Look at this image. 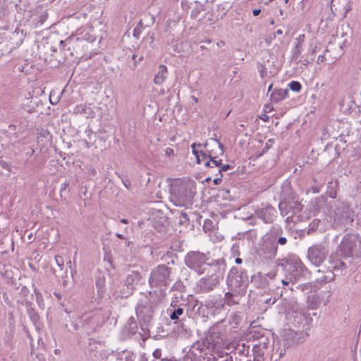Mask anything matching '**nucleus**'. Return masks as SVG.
<instances>
[{
	"instance_id": "0eeeda50",
	"label": "nucleus",
	"mask_w": 361,
	"mask_h": 361,
	"mask_svg": "<svg viewBox=\"0 0 361 361\" xmlns=\"http://www.w3.org/2000/svg\"><path fill=\"white\" fill-rule=\"evenodd\" d=\"M329 254V247L325 244H316L309 247L307 257L314 266H320Z\"/></svg>"
},
{
	"instance_id": "1a4fd4ad",
	"label": "nucleus",
	"mask_w": 361,
	"mask_h": 361,
	"mask_svg": "<svg viewBox=\"0 0 361 361\" xmlns=\"http://www.w3.org/2000/svg\"><path fill=\"white\" fill-rule=\"evenodd\" d=\"M111 312L109 309H98L85 316L84 321L92 327H101L109 319Z\"/></svg>"
},
{
	"instance_id": "c756f323",
	"label": "nucleus",
	"mask_w": 361,
	"mask_h": 361,
	"mask_svg": "<svg viewBox=\"0 0 361 361\" xmlns=\"http://www.w3.org/2000/svg\"><path fill=\"white\" fill-rule=\"evenodd\" d=\"M261 11H262L259 8H255L252 11V14H253L254 16H257L258 15L260 14Z\"/></svg>"
},
{
	"instance_id": "f704fd0d",
	"label": "nucleus",
	"mask_w": 361,
	"mask_h": 361,
	"mask_svg": "<svg viewBox=\"0 0 361 361\" xmlns=\"http://www.w3.org/2000/svg\"><path fill=\"white\" fill-rule=\"evenodd\" d=\"M261 118L264 121H268L269 118L267 115L265 114Z\"/></svg>"
},
{
	"instance_id": "473e14b6",
	"label": "nucleus",
	"mask_w": 361,
	"mask_h": 361,
	"mask_svg": "<svg viewBox=\"0 0 361 361\" xmlns=\"http://www.w3.org/2000/svg\"><path fill=\"white\" fill-rule=\"evenodd\" d=\"M229 169H230V166L228 164H226L221 167L220 171H226Z\"/></svg>"
},
{
	"instance_id": "b1692460",
	"label": "nucleus",
	"mask_w": 361,
	"mask_h": 361,
	"mask_svg": "<svg viewBox=\"0 0 361 361\" xmlns=\"http://www.w3.org/2000/svg\"><path fill=\"white\" fill-rule=\"evenodd\" d=\"M305 35H300L298 38V43L296 44L297 49H300L302 47V43L304 42ZM300 51V50H298Z\"/></svg>"
},
{
	"instance_id": "c85d7f7f",
	"label": "nucleus",
	"mask_w": 361,
	"mask_h": 361,
	"mask_svg": "<svg viewBox=\"0 0 361 361\" xmlns=\"http://www.w3.org/2000/svg\"><path fill=\"white\" fill-rule=\"evenodd\" d=\"M287 242V240L285 237H280L279 239H278V241H277V243L280 244V245H285Z\"/></svg>"
},
{
	"instance_id": "dca6fc26",
	"label": "nucleus",
	"mask_w": 361,
	"mask_h": 361,
	"mask_svg": "<svg viewBox=\"0 0 361 361\" xmlns=\"http://www.w3.org/2000/svg\"><path fill=\"white\" fill-rule=\"evenodd\" d=\"M159 71L154 78L155 84L161 85L167 78L168 69L164 65L159 66Z\"/></svg>"
},
{
	"instance_id": "09e8293b",
	"label": "nucleus",
	"mask_w": 361,
	"mask_h": 361,
	"mask_svg": "<svg viewBox=\"0 0 361 361\" xmlns=\"http://www.w3.org/2000/svg\"><path fill=\"white\" fill-rule=\"evenodd\" d=\"M284 1H285L286 4H287L288 0H285Z\"/></svg>"
},
{
	"instance_id": "2f4dec72",
	"label": "nucleus",
	"mask_w": 361,
	"mask_h": 361,
	"mask_svg": "<svg viewBox=\"0 0 361 361\" xmlns=\"http://www.w3.org/2000/svg\"><path fill=\"white\" fill-rule=\"evenodd\" d=\"M116 235L119 238H122V239H126L127 238L126 234H125V233H116Z\"/></svg>"
},
{
	"instance_id": "de8ad7c7",
	"label": "nucleus",
	"mask_w": 361,
	"mask_h": 361,
	"mask_svg": "<svg viewBox=\"0 0 361 361\" xmlns=\"http://www.w3.org/2000/svg\"><path fill=\"white\" fill-rule=\"evenodd\" d=\"M280 13H281V15L283 14V10L282 9L280 10Z\"/></svg>"
},
{
	"instance_id": "c9c22d12",
	"label": "nucleus",
	"mask_w": 361,
	"mask_h": 361,
	"mask_svg": "<svg viewBox=\"0 0 361 361\" xmlns=\"http://www.w3.org/2000/svg\"><path fill=\"white\" fill-rule=\"evenodd\" d=\"M281 283H282V284H283V285H284V286H287V285H288V284H289V281H287V280H285V279H283V280L281 281Z\"/></svg>"
},
{
	"instance_id": "bb28decb",
	"label": "nucleus",
	"mask_w": 361,
	"mask_h": 361,
	"mask_svg": "<svg viewBox=\"0 0 361 361\" xmlns=\"http://www.w3.org/2000/svg\"><path fill=\"white\" fill-rule=\"evenodd\" d=\"M326 61L325 54H321L317 57V63L320 64Z\"/></svg>"
},
{
	"instance_id": "a878e982",
	"label": "nucleus",
	"mask_w": 361,
	"mask_h": 361,
	"mask_svg": "<svg viewBox=\"0 0 361 361\" xmlns=\"http://www.w3.org/2000/svg\"><path fill=\"white\" fill-rule=\"evenodd\" d=\"M174 151L171 147H167L165 149V155L167 157L173 156Z\"/></svg>"
},
{
	"instance_id": "79ce46f5",
	"label": "nucleus",
	"mask_w": 361,
	"mask_h": 361,
	"mask_svg": "<svg viewBox=\"0 0 361 361\" xmlns=\"http://www.w3.org/2000/svg\"><path fill=\"white\" fill-rule=\"evenodd\" d=\"M219 179H214V184H216V185L219 184Z\"/></svg>"
},
{
	"instance_id": "c03bdc74",
	"label": "nucleus",
	"mask_w": 361,
	"mask_h": 361,
	"mask_svg": "<svg viewBox=\"0 0 361 361\" xmlns=\"http://www.w3.org/2000/svg\"><path fill=\"white\" fill-rule=\"evenodd\" d=\"M121 222H122L123 224H128V222H127V221H126V220H125V219L121 220Z\"/></svg>"
},
{
	"instance_id": "412c9836",
	"label": "nucleus",
	"mask_w": 361,
	"mask_h": 361,
	"mask_svg": "<svg viewBox=\"0 0 361 361\" xmlns=\"http://www.w3.org/2000/svg\"><path fill=\"white\" fill-rule=\"evenodd\" d=\"M233 294L230 293H226L225 295V300H226V302L228 305H234V304H238V301H235L233 299Z\"/></svg>"
},
{
	"instance_id": "4be33fe9",
	"label": "nucleus",
	"mask_w": 361,
	"mask_h": 361,
	"mask_svg": "<svg viewBox=\"0 0 361 361\" xmlns=\"http://www.w3.org/2000/svg\"><path fill=\"white\" fill-rule=\"evenodd\" d=\"M183 310L182 308H178L171 314L170 318L172 320L177 319L180 315L183 314Z\"/></svg>"
},
{
	"instance_id": "cd10ccee",
	"label": "nucleus",
	"mask_w": 361,
	"mask_h": 361,
	"mask_svg": "<svg viewBox=\"0 0 361 361\" xmlns=\"http://www.w3.org/2000/svg\"><path fill=\"white\" fill-rule=\"evenodd\" d=\"M294 334H295V333L291 329H286L283 332V336H288L292 337Z\"/></svg>"
},
{
	"instance_id": "a19ab883",
	"label": "nucleus",
	"mask_w": 361,
	"mask_h": 361,
	"mask_svg": "<svg viewBox=\"0 0 361 361\" xmlns=\"http://www.w3.org/2000/svg\"><path fill=\"white\" fill-rule=\"evenodd\" d=\"M273 1H274V0H267V1H265L264 4L268 5V4H269L271 2H272Z\"/></svg>"
},
{
	"instance_id": "f3484780",
	"label": "nucleus",
	"mask_w": 361,
	"mask_h": 361,
	"mask_svg": "<svg viewBox=\"0 0 361 361\" xmlns=\"http://www.w3.org/2000/svg\"><path fill=\"white\" fill-rule=\"evenodd\" d=\"M329 262L331 264V267L335 271H340L342 273L346 268V264L338 257L331 255L330 257Z\"/></svg>"
},
{
	"instance_id": "393cba45",
	"label": "nucleus",
	"mask_w": 361,
	"mask_h": 361,
	"mask_svg": "<svg viewBox=\"0 0 361 361\" xmlns=\"http://www.w3.org/2000/svg\"><path fill=\"white\" fill-rule=\"evenodd\" d=\"M153 356L156 359H159L161 356V350L159 348H157L153 352Z\"/></svg>"
},
{
	"instance_id": "39448f33",
	"label": "nucleus",
	"mask_w": 361,
	"mask_h": 361,
	"mask_svg": "<svg viewBox=\"0 0 361 361\" xmlns=\"http://www.w3.org/2000/svg\"><path fill=\"white\" fill-rule=\"evenodd\" d=\"M170 274L171 269L164 264L154 268L149 278L150 286L160 288L168 286L171 282Z\"/></svg>"
},
{
	"instance_id": "a211bd4d",
	"label": "nucleus",
	"mask_w": 361,
	"mask_h": 361,
	"mask_svg": "<svg viewBox=\"0 0 361 361\" xmlns=\"http://www.w3.org/2000/svg\"><path fill=\"white\" fill-rule=\"evenodd\" d=\"M148 324L141 323V332L139 333V335L142 340L143 342H145L147 338L150 337V331L147 327Z\"/></svg>"
},
{
	"instance_id": "58836bf2",
	"label": "nucleus",
	"mask_w": 361,
	"mask_h": 361,
	"mask_svg": "<svg viewBox=\"0 0 361 361\" xmlns=\"http://www.w3.org/2000/svg\"><path fill=\"white\" fill-rule=\"evenodd\" d=\"M27 238H28V239H29L30 240H32V233H28V235H27Z\"/></svg>"
},
{
	"instance_id": "e433bc0d",
	"label": "nucleus",
	"mask_w": 361,
	"mask_h": 361,
	"mask_svg": "<svg viewBox=\"0 0 361 361\" xmlns=\"http://www.w3.org/2000/svg\"><path fill=\"white\" fill-rule=\"evenodd\" d=\"M235 262L236 264H240L242 263L243 260L240 258H236Z\"/></svg>"
},
{
	"instance_id": "9d476101",
	"label": "nucleus",
	"mask_w": 361,
	"mask_h": 361,
	"mask_svg": "<svg viewBox=\"0 0 361 361\" xmlns=\"http://www.w3.org/2000/svg\"><path fill=\"white\" fill-rule=\"evenodd\" d=\"M222 279L223 276L219 270L209 276L200 279L197 283V287L201 293H207L214 290Z\"/></svg>"
},
{
	"instance_id": "20e7f679",
	"label": "nucleus",
	"mask_w": 361,
	"mask_h": 361,
	"mask_svg": "<svg viewBox=\"0 0 361 361\" xmlns=\"http://www.w3.org/2000/svg\"><path fill=\"white\" fill-rule=\"evenodd\" d=\"M277 265L289 271V280H292V279L296 280L300 278L307 271L301 260L294 255H290L286 258L278 259Z\"/></svg>"
},
{
	"instance_id": "f8f14e48",
	"label": "nucleus",
	"mask_w": 361,
	"mask_h": 361,
	"mask_svg": "<svg viewBox=\"0 0 361 361\" xmlns=\"http://www.w3.org/2000/svg\"><path fill=\"white\" fill-rule=\"evenodd\" d=\"M205 341L207 343V347L208 349L212 350L219 357L222 356L223 340L220 338L219 332H216L214 329L210 331L206 337Z\"/></svg>"
},
{
	"instance_id": "49530a36",
	"label": "nucleus",
	"mask_w": 361,
	"mask_h": 361,
	"mask_svg": "<svg viewBox=\"0 0 361 361\" xmlns=\"http://www.w3.org/2000/svg\"><path fill=\"white\" fill-rule=\"evenodd\" d=\"M271 87H272V85H270L269 87V90H270L271 89Z\"/></svg>"
},
{
	"instance_id": "72a5a7b5",
	"label": "nucleus",
	"mask_w": 361,
	"mask_h": 361,
	"mask_svg": "<svg viewBox=\"0 0 361 361\" xmlns=\"http://www.w3.org/2000/svg\"><path fill=\"white\" fill-rule=\"evenodd\" d=\"M226 44L225 42L223 41V40H220L219 42H216V45L217 47H224V45Z\"/></svg>"
},
{
	"instance_id": "5701e85b",
	"label": "nucleus",
	"mask_w": 361,
	"mask_h": 361,
	"mask_svg": "<svg viewBox=\"0 0 361 361\" xmlns=\"http://www.w3.org/2000/svg\"><path fill=\"white\" fill-rule=\"evenodd\" d=\"M55 260L57 265L61 268V269H62L64 265L63 258L60 255H56L55 257Z\"/></svg>"
},
{
	"instance_id": "6e6552de",
	"label": "nucleus",
	"mask_w": 361,
	"mask_h": 361,
	"mask_svg": "<svg viewBox=\"0 0 361 361\" xmlns=\"http://www.w3.org/2000/svg\"><path fill=\"white\" fill-rule=\"evenodd\" d=\"M157 302L150 301L146 298L141 300L136 307L137 317L140 323L149 324L151 322L154 314V307L156 306Z\"/></svg>"
},
{
	"instance_id": "9b49d317",
	"label": "nucleus",
	"mask_w": 361,
	"mask_h": 361,
	"mask_svg": "<svg viewBox=\"0 0 361 361\" xmlns=\"http://www.w3.org/2000/svg\"><path fill=\"white\" fill-rule=\"evenodd\" d=\"M276 252L277 245L276 238H271L269 236L266 235L262 245L258 250L259 256L264 259H270L276 256Z\"/></svg>"
},
{
	"instance_id": "37998d69",
	"label": "nucleus",
	"mask_w": 361,
	"mask_h": 361,
	"mask_svg": "<svg viewBox=\"0 0 361 361\" xmlns=\"http://www.w3.org/2000/svg\"><path fill=\"white\" fill-rule=\"evenodd\" d=\"M161 361H175L172 359H163Z\"/></svg>"
},
{
	"instance_id": "6ab92c4d",
	"label": "nucleus",
	"mask_w": 361,
	"mask_h": 361,
	"mask_svg": "<svg viewBox=\"0 0 361 361\" xmlns=\"http://www.w3.org/2000/svg\"><path fill=\"white\" fill-rule=\"evenodd\" d=\"M178 219L180 226H188L190 224L189 218L186 213L181 212L178 216Z\"/></svg>"
},
{
	"instance_id": "4c0bfd02",
	"label": "nucleus",
	"mask_w": 361,
	"mask_h": 361,
	"mask_svg": "<svg viewBox=\"0 0 361 361\" xmlns=\"http://www.w3.org/2000/svg\"><path fill=\"white\" fill-rule=\"evenodd\" d=\"M276 33L277 35H282L283 34V30H281V29H279V30H276Z\"/></svg>"
},
{
	"instance_id": "ddd939ff",
	"label": "nucleus",
	"mask_w": 361,
	"mask_h": 361,
	"mask_svg": "<svg viewBox=\"0 0 361 361\" xmlns=\"http://www.w3.org/2000/svg\"><path fill=\"white\" fill-rule=\"evenodd\" d=\"M277 272L276 270L271 271L264 274L258 272L252 277V281L257 283L261 288H265L269 286V281L275 279Z\"/></svg>"
},
{
	"instance_id": "7ed1b4c3",
	"label": "nucleus",
	"mask_w": 361,
	"mask_h": 361,
	"mask_svg": "<svg viewBox=\"0 0 361 361\" xmlns=\"http://www.w3.org/2000/svg\"><path fill=\"white\" fill-rule=\"evenodd\" d=\"M341 255L344 257H361V236L357 234H348L341 242L339 247Z\"/></svg>"
},
{
	"instance_id": "f03ea898",
	"label": "nucleus",
	"mask_w": 361,
	"mask_h": 361,
	"mask_svg": "<svg viewBox=\"0 0 361 361\" xmlns=\"http://www.w3.org/2000/svg\"><path fill=\"white\" fill-rule=\"evenodd\" d=\"M211 145L216 148V152H214L213 149H210V144L209 142H206L204 145V147L206 149L205 152L202 150L199 152L195 149L197 145L194 143L191 145L192 153L196 157L197 164L205 161V164L208 166H219L221 164L222 160L218 159L217 154H223L224 145L216 139H211Z\"/></svg>"
},
{
	"instance_id": "f257e3e1",
	"label": "nucleus",
	"mask_w": 361,
	"mask_h": 361,
	"mask_svg": "<svg viewBox=\"0 0 361 361\" xmlns=\"http://www.w3.org/2000/svg\"><path fill=\"white\" fill-rule=\"evenodd\" d=\"M195 193V183L192 180L178 179L175 180L171 186V198L177 206L190 205Z\"/></svg>"
},
{
	"instance_id": "ea45409f",
	"label": "nucleus",
	"mask_w": 361,
	"mask_h": 361,
	"mask_svg": "<svg viewBox=\"0 0 361 361\" xmlns=\"http://www.w3.org/2000/svg\"><path fill=\"white\" fill-rule=\"evenodd\" d=\"M97 286H103V281H98L97 282Z\"/></svg>"
},
{
	"instance_id": "aec40b11",
	"label": "nucleus",
	"mask_w": 361,
	"mask_h": 361,
	"mask_svg": "<svg viewBox=\"0 0 361 361\" xmlns=\"http://www.w3.org/2000/svg\"><path fill=\"white\" fill-rule=\"evenodd\" d=\"M290 89L296 92H299L301 90L302 86L300 83L298 81H292L288 85Z\"/></svg>"
},
{
	"instance_id": "423d86ee",
	"label": "nucleus",
	"mask_w": 361,
	"mask_h": 361,
	"mask_svg": "<svg viewBox=\"0 0 361 361\" xmlns=\"http://www.w3.org/2000/svg\"><path fill=\"white\" fill-rule=\"evenodd\" d=\"M208 259L209 258L203 252L191 251L185 255L184 261L188 268L200 274L204 271L202 268V265L206 264ZM207 264L211 265L212 264L207 263Z\"/></svg>"
},
{
	"instance_id": "a18cd8bd",
	"label": "nucleus",
	"mask_w": 361,
	"mask_h": 361,
	"mask_svg": "<svg viewBox=\"0 0 361 361\" xmlns=\"http://www.w3.org/2000/svg\"><path fill=\"white\" fill-rule=\"evenodd\" d=\"M315 51H316L315 49H313V50L312 51V55H314V54H315Z\"/></svg>"
},
{
	"instance_id": "2eb2a0df",
	"label": "nucleus",
	"mask_w": 361,
	"mask_h": 361,
	"mask_svg": "<svg viewBox=\"0 0 361 361\" xmlns=\"http://www.w3.org/2000/svg\"><path fill=\"white\" fill-rule=\"evenodd\" d=\"M205 233H209V236L214 243L220 242L224 239V235L218 232V227H203Z\"/></svg>"
},
{
	"instance_id": "4468645a",
	"label": "nucleus",
	"mask_w": 361,
	"mask_h": 361,
	"mask_svg": "<svg viewBox=\"0 0 361 361\" xmlns=\"http://www.w3.org/2000/svg\"><path fill=\"white\" fill-rule=\"evenodd\" d=\"M138 329L137 322L133 317H130L123 329V333L126 337L135 335Z\"/></svg>"
},
{
	"instance_id": "7c9ffc66",
	"label": "nucleus",
	"mask_w": 361,
	"mask_h": 361,
	"mask_svg": "<svg viewBox=\"0 0 361 361\" xmlns=\"http://www.w3.org/2000/svg\"><path fill=\"white\" fill-rule=\"evenodd\" d=\"M329 196L331 198L335 199L336 197V190L330 191Z\"/></svg>"
}]
</instances>
